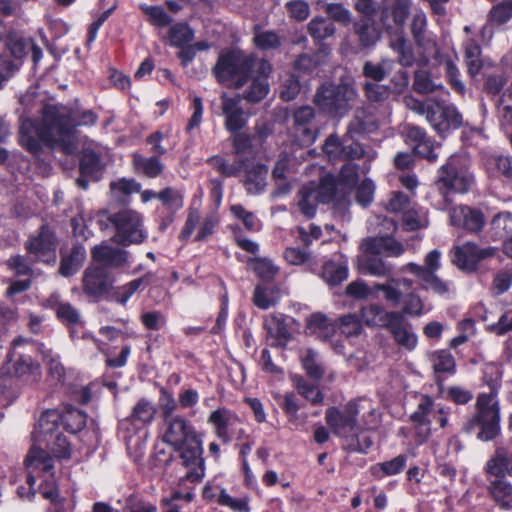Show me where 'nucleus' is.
<instances>
[{
    "instance_id": "nucleus-1",
    "label": "nucleus",
    "mask_w": 512,
    "mask_h": 512,
    "mask_svg": "<svg viewBox=\"0 0 512 512\" xmlns=\"http://www.w3.org/2000/svg\"><path fill=\"white\" fill-rule=\"evenodd\" d=\"M75 122L68 107L47 104L42 109L40 124L30 118L22 119L19 128V142L34 156H40L43 145L71 155L77 150Z\"/></svg>"
},
{
    "instance_id": "nucleus-64",
    "label": "nucleus",
    "mask_w": 512,
    "mask_h": 512,
    "mask_svg": "<svg viewBox=\"0 0 512 512\" xmlns=\"http://www.w3.org/2000/svg\"><path fill=\"white\" fill-rule=\"evenodd\" d=\"M420 285L424 290H432L436 294L445 295L450 291L451 283L439 278L430 270Z\"/></svg>"
},
{
    "instance_id": "nucleus-19",
    "label": "nucleus",
    "mask_w": 512,
    "mask_h": 512,
    "mask_svg": "<svg viewBox=\"0 0 512 512\" xmlns=\"http://www.w3.org/2000/svg\"><path fill=\"white\" fill-rule=\"evenodd\" d=\"M48 306L55 311L57 319L69 327L71 338H75L74 328L83 324L80 311L71 303L61 299L59 293H53L47 299Z\"/></svg>"
},
{
    "instance_id": "nucleus-43",
    "label": "nucleus",
    "mask_w": 512,
    "mask_h": 512,
    "mask_svg": "<svg viewBox=\"0 0 512 512\" xmlns=\"http://www.w3.org/2000/svg\"><path fill=\"white\" fill-rule=\"evenodd\" d=\"M481 52V47L475 40L469 39L464 43L465 62L471 76H476L482 68Z\"/></svg>"
},
{
    "instance_id": "nucleus-24",
    "label": "nucleus",
    "mask_w": 512,
    "mask_h": 512,
    "mask_svg": "<svg viewBox=\"0 0 512 512\" xmlns=\"http://www.w3.org/2000/svg\"><path fill=\"white\" fill-rule=\"evenodd\" d=\"M411 0H394L391 6L383 5L380 21L382 25L391 29L393 25L402 27L407 19Z\"/></svg>"
},
{
    "instance_id": "nucleus-57",
    "label": "nucleus",
    "mask_w": 512,
    "mask_h": 512,
    "mask_svg": "<svg viewBox=\"0 0 512 512\" xmlns=\"http://www.w3.org/2000/svg\"><path fill=\"white\" fill-rule=\"evenodd\" d=\"M485 165L492 175L500 173L506 178H512V160L507 156L491 155L486 159Z\"/></svg>"
},
{
    "instance_id": "nucleus-40",
    "label": "nucleus",
    "mask_w": 512,
    "mask_h": 512,
    "mask_svg": "<svg viewBox=\"0 0 512 512\" xmlns=\"http://www.w3.org/2000/svg\"><path fill=\"white\" fill-rule=\"evenodd\" d=\"M302 366L307 375L318 381L322 379L325 373V367L321 361L320 355L313 349H306L301 356Z\"/></svg>"
},
{
    "instance_id": "nucleus-17",
    "label": "nucleus",
    "mask_w": 512,
    "mask_h": 512,
    "mask_svg": "<svg viewBox=\"0 0 512 512\" xmlns=\"http://www.w3.org/2000/svg\"><path fill=\"white\" fill-rule=\"evenodd\" d=\"M314 118L315 111L310 106H302L293 113V128L302 146L311 145L317 138V128L312 125Z\"/></svg>"
},
{
    "instance_id": "nucleus-55",
    "label": "nucleus",
    "mask_w": 512,
    "mask_h": 512,
    "mask_svg": "<svg viewBox=\"0 0 512 512\" xmlns=\"http://www.w3.org/2000/svg\"><path fill=\"white\" fill-rule=\"evenodd\" d=\"M61 423L71 433L81 431L86 425V415L77 408H68L60 415Z\"/></svg>"
},
{
    "instance_id": "nucleus-48",
    "label": "nucleus",
    "mask_w": 512,
    "mask_h": 512,
    "mask_svg": "<svg viewBox=\"0 0 512 512\" xmlns=\"http://www.w3.org/2000/svg\"><path fill=\"white\" fill-rule=\"evenodd\" d=\"M14 374L17 377H32V381H37L40 377V368L30 356L19 355L14 360Z\"/></svg>"
},
{
    "instance_id": "nucleus-3",
    "label": "nucleus",
    "mask_w": 512,
    "mask_h": 512,
    "mask_svg": "<svg viewBox=\"0 0 512 512\" xmlns=\"http://www.w3.org/2000/svg\"><path fill=\"white\" fill-rule=\"evenodd\" d=\"M260 59L254 53L240 49L223 50L212 69L220 84H229L235 89L244 87Z\"/></svg>"
},
{
    "instance_id": "nucleus-16",
    "label": "nucleus",
    "mask_w": 512,
    "mask_h": 512,
    "mask_svg": "<svg viewBox=\"0 0 512 512\" xmlns=\"http://www.w3.org/2000/svg\"><path fill=\"white\" fill-rule=\"evenodd\" d=\"M164 425L163 441L173 448H180L199 437L194 426L184 416L167 421Z\"/></svg>"
},
{
    "instance_id": "nucleus-41",
    "label": "nucleus",
    "mask_w": 512,
    "mask_h": 512,
    "mask_svg": "<svg viewBox=\"0 0 512 512\" xmlns=\"http://www.w3.org/2000/svg\"><path fill=\"white\" fill-rule=\"evenodd\" d=\"M372 15H363L354 25L355 33L358 35L361 44L365 47L376 43L379 34L373 25Z\"/></svg>"
},
{
    "instance_id": "nucleus-52",
    "label": "nucleus",
    "mask_w": 512,
    "mask_h": 512,
    "mask_svg": "<svg viewBox=\"0 0 512 512\" xmlns=\"http://www.w3.org/2000/svg\"><path fill=\"white\" fill-rule=\"evenodd\" d=\"M308 33L315 40H324L335 33L334 24L326 18L314 17L308 23Z\"/></svg>"
},
{
    "instance_id": "nucleus-49",
    "label": "nucleus",
    "mask_w": 512,
    "mask_h": 512,
    "mask_svg": "<svg viewBox=\"0 0 512 512\" xmlns=\"http://www.w3.org/2000/svg\"><path fill=\"white\" fill-rule=\"evenodd\" d=\"M293 381L298 393L311 404L318 405L323 402L324 396L316 385L309 383L302 376L294 377Z\"/></svg>"
},
{
    "instance_id": "nucleus-8",
    "label": "nucleus",
    "mask_w": 512,
    "mask_h": 512,
    "mask_svg": "<svg viewBox=\"0 0 512 512\" xmlns=\"http://www.w3.org/2000/svg\"><path fill=\"white\" fill-rule=\"evenodd\" d=\"M359 408L356 402H348L343 411L335 407L326 410L325 420L336 435L349 438L360 429L358 423Z\"/></svg>"
},
{
    "instance_id": "nucleus-26",
    "label": "nucleus",
    "mask_w": 512,
    "mask_h": 512,
    "mask_svg": "<svg viewBox=\"0 0 512 512\" xmlns=\"http://www.w3.org/2000/svg\"><path fill=\"white\" fill-rule=\"evenodd\" d=\"M378 124L373 115L366 109H357L349 121L345 136L349 139L376 131Z\"/></svg>"
},
{
    "instance_id": "nucleus-7",
    "label": "nucleus",
    "mask_w": 512,
    "mask_h": 512,
    "mask_svg": "<svg viewBox=\"0 0 512 512\" xmlns=\"http://www.w3.org/2000/svg\"><path fill=\"white\" fill-rule=\"evenodd\" d=\"M400 287L409 290L413 287V281L409 278L390 279L385 283H376L370 287L363 280H356L346 286L345 292L350 297L362 300L371 297L374 291H381L388 303L392 306H398L402 299Z\"/></svg>"
},
{
    "instance_id": "nucleus-60",
    "label": "nucleus",
    "mask_w": 512,
    "mask_h": 512,
    "mask_svg": "<svg viewBox=\"0 0 512 512\" xmlns=\"http://www.w3.org/2000/svg\"><path fill=\"white\" fill-rule=\"evenodd\" d=\"M254 45L261 50L277 49L281 45V38L275 31H256L253 37Z\"/></svg>"
},
{
    "instance_id": "nucleus-51",
    "label": "nucleus",
    "mask_w": 512,
    "mask_h": 512,
    "mask_svg": "<svg viewBox=\"0 0 512 512\" xmlns=\"http://www.w3.org/2000/svg\"><path fill=\"white\" fill-rule=\"evenodd\" d=\"M345 142L346 139L341 140L337 134H331L326 138L322 149L329 161H344Z\"/></svg>"
},
{
    "instance_id": "nucleus-39",
    "label": "nucleus",
    "mask_w": 512,
    "mask_h": 512,
    "mask_svg": "<svg viewBox=\"0 0 512 512\" xmlns=\"http://www.w3.org/2000/svg\"><path fill=\"white\" fill-rule=\"evenodd\" d=\"M307 329L311 334L327 339L334 334L336 326L321 313H314L307 319Z\"/></svg>"
},
{
    "instance_id": "nucleus-4",
    "label": "nucleus",
    "mask_w": 512,
    "mask_h": 512,
    "mask_svg": "<svg viewBox=\"0 0 512 512\" xmlns=\"http://www.w3.org/2000/svg\"><path fill=\"white\" fill-rule=\"evenodd\" d=\"M477 412L464 426L467 433L480 428L478 438L483 441L494 439L499 432V408L492 393L480 394L476 402Z\"/></svg>"
},
{
    "instance_id": "nucleus-6",
    "label": "nucleus",
    "mask_w": 512,
    "mask_h": 512,
    "mask_svg": "<svg viewBox=\"0 0 512 512\" xmlns=\"http://www.w3.org/2000/svg\"><path fill=\"white\" fill-rule=\"evenodd\" d=\"M355 97L356 91L347 84L326 83L317 89L313 102L331 116L342 117L349 111L350 102Z\"/></svg>"
},
{
    "instance_id": "nucleus-5",
    "label": "nucleus",
    "mask_w": 512,
    "mask_h": 512,
    "mask_svg": "<svg viewBox=\"0 0 512 512\" xmlns=\"http://www.w3.org/2000/svg\"><path fill=\"white\" fill-rule=\"evenodd\" d=\"M100 215H107L108 221L114 226L116 233L112 240L118 245L140 244L147 237L143 229L142 217L134 210L123 209L111 215H108L107 211H102Z\"/></svg>"
},
{
    "instance_id": "nucleus-62",
    "label": "nucleus",
    "mask_w": 512,
    "mask_h": 512,
    "mask_svg": "<svg viewBox=\"0 0 512 512\" xmlns=\"http://www.w3.org/2000/svg\"><path fill=\"white\" fill-rule=\"evenodd\" d=\"M433 369L437 373H454L455 360L447 350H440L432 355Z\"/></svg>"
},
{
    "instance_id": "nucleus-50",
    "label": "nucleus",
    "mask_w": 512,
    "mask_h": 512,
    "mask_svg": "<svg viewBox=\"0 0 512 512\" xmlns=\"http://www.w3.org/2000/svg\"><path fill=\"white\" fill-rule=\"evenodd\" d=\"M413 89L419 94H430L443 89V85L436 83L428 71L416 70L414 73Z\"/></svg>"
},
{
    "instance_id": "nucleus-12",
    "label": "nucleus",
    "mask_w": 512,
    "mask_h": 512,
    "mask_svg": "<svg viewBox=\"0 0 512 512\" xmlns=\"http://www.w3.org/2000/svg\"><path fill=\"white\" fill-rule=\"evenodd\" d=\"M495 252L493 247L481 248L473 242H466L452 249V263L463 271L473 272L481 261L493 257Z\"/></svg>"
},
{
    "instance_id": "nucleus-23",
    "label": "nucleus",
    "mask_w": 512,
    "mask_h": 512,
    "mask_svg": "<svg viewBox=\"0 0 512 512\" xmlns=\"http://www.w3.org/2000/svg\"><path fill=\"white\" fill-rule=\"evenodd\" d=\"M386 330L392 335L394 341L406 350H413L417 346V335L412 331L411 325L405 322L402 313L397 314Z\"/></svg>"
},
{
    "instance_id": "nucleus-56",
    "label": "nucleus",
    "mask_w": 512,
    "mask_h": 512,
    "mask_svg": "<svg viewBox=\"0 0 512 512\" xmlns=\"http://www.w3.org/2000/svg\"><path fill=\"white\" fill-rule=\"evenodd\" d=\"M329 48L325 45H321L319 52L313 55L301 54L294 62V68L298 71L309 73L313 71L318 65H320L321 54L327 56L329 54Z\"/></svg>"
},
{
    "instance_id": "nucleus-46",
    "label": "nucleus",
    "mask_w": 512,
    "mask_h": 512,
    "mask_svg": "<svg viewBox=\"0 0 512 512\" xmlns=\"http://www.w3.org/2000/svg\"><path fill=\"white\" fill-rule=\"evenodd\" d=\"M214 169H216L224 177H237L245 166V160L238 159L233 163H229L221 156L215 155L207 160Z\"/></svg>"
},
{
    "instance_id": "nucleus-37",
    "label": "nucleus",
    "mask_w": 512,
    "mask_h": 512,
    "mask_svg": "<svg viewBox=\"0 0 512 512\" xmlns=\"http://www.w3.org/2000/svg\"><path fill=\"white\" fill-rule=\"evenodd\" d=\"M102 170L103 164L100 156L92 149H84L80 160L81 174L89 175L93 180H98Z\"/></svg>"
},
{
    "instance_id": "nucleus-27",
    "label": "nucleus",
    "mask_w": 512,
    "mask_h": 512,
    "mask_svg": "<svg viewBox=\"0 0 512 512\" xmlns=\"http://www.w3.org/2000/svg\"><path fill=\"white\" fill-rule=\"evenodd\" d=\"M85 258V248L80 244L74 245L68 254H62L58 273L63 277L75 275L81 268Z\"/></svg>"
},
{
    "instance_id": "nucleus-44",
    "label": "nucleus",
    "mask_w": 512,
    "mask_h": 512,
    "mask_svg": "<svg viewBox=\"0 0 512 512\" xmlns=\"http://www.w3.org/2000/svg\"><path fill=\"white\" fill-rule=\"evenodd\" d=\"M490 492L497 505L504 510L512 509V485L501 479L491 483Z\"/></svg>"
},
{
    "instance_id": "nucleus-14",
    "label": "nucleus",
    "mask_w": 512,
    "mask_h": 512,
    "mask_svg": "<svg viewBox=\"0 0 512 512\" xmlns=\"http://www.w3.org/2000/svg\"><path fill=\"white\" fill-rule=\"evenodd\" d=\"M113 281V278L105 267L90 265L83 273V292L91 297H101L109 292L112 288Z\"/></svg>"
},
{
    "instance_id": "nucleus-34",
    "label": "nucleus",
    "mask_w": 512,
    "mask_h": 512,
    "mask_svg": "<svg viewBox=\"0 0 512 512\" xmlns=\"http://www.w3.org/2000/svg\"><path fill=\"white\" fill-rule=\"evenodd\" d=\"M133 165L137 172L149 178L158 177L164 170L163 163L156 155L144 157L138 153H134Z\"/></svg>"
},
{
    "instance_id": "nucleus-38",
    "label": "nucleus",
    "mask_w": 512,
    "mask_h": 512,
    "mask_svg": "<svg viewBox=\"0 0 512 512\" xmlns=\"http://www.w3.org/2000/svg\"><path fill=\"white\" fill-rule=\"evenodd\" d=\"M265 326L275 345L279 347L286 346L291 338V334L282 317L272 316L266 321Z\"/></svg>"
},
{
    "instance_id": "nucleus-2",
    "label": "nucleus",
    "mask_w": 512,
    "mask_h": 512,
    "mask_svg": "<svg viewBox=\"0 0 512 512\" xmlns=\"http://www.w3.org/2000/svg\"><path fill=\"white\" fill-rule=\"evenodd\" d=\"M473 184L474 175L469 170L468 160L460 155L450 156L438 170L437 195L432 205L438 210H446L452 203L450 192L466 193Z\"/></svg>"
},
{
    "instance_id": "nucleus-11",
    "label": "nucleus",
    "mask_w": 512,
    "mask_h": 512,
    "mask_svg": "<svg viewBox=\"0 0 512 512\" xmlns=\"http://www.w3.org/2000/svg\"><path fill=\"white\" fill-rule=\"evenodd\" d=\"M180 453L183 466L188 470L185 479L190 482H199L205 475L203 447L200 437L193 439L180 448H173Z\"/></svg>"
},
{
    "instance_id": "nucleus-63",
    "label": "nucleus",
    "mask_w": 512,
    "mask_h": 512,
    "mask_svg": "<svg viewBox=\"0 0 512 512\" xmlns=\"http://www.w3.org/2000/svg\"><path fill=\"white\" fill-rule=\"evenodd\" d=\"M358 181V166L353 163H346L342 166L338 178L336 179L339 187L343 189H352Z\"/></svg>"
},
{
    "instance_id": "nucleus-42",
    "label": "nucleus",
    "mask_w": 512,
    "mask_h": 512,
    "mask_svg": "<svg viewBox=\"0 0 512 512\" xmlns=\"http://www.w3.org/2000/svg\"><path fill=\"white\" fill-rule=\"evenodd\" d=\"M25 463L27 467L33 470H39L43 472H50L54 467L53 458L45 450L37 447H33L26 459Z\"/></svg>"
},
{
    "instance_id": "nucleus-22",
    "label": "nucleus",
    "mask_w": 512,
    "mask_h": 512,
    "mask_svg": "<svg viewBox=\"0 0 512 512\" xmlns=\"http://www.w3.org/2000/svg\"><path fill=\"white\" fill-rule=\"evenodd\" d=\"M92 259L98 265L112 268H124L129 265V252L109 245H97L91 251Z\"/></svg>"
},
{
    "instance_id": "nucleus-21",
    "label": "nucleus",
    "mask_w": 512,
    "mask_h": 512,
    "mask_svg": "<svg viewBox=\"0 0 512 512\" xmlns=\"http://www.w3.org/2000/svg\"><path fill=\"white\" fill-rule=\"evenodd\" d=\"M361 248L367 254L375 256L399 257L405 251L402 243L389 236L368 237L361 243Z\"/></svg>"
},
{
    "instance_id": "nucleus-9",
    "label": "nucleus",
    "mask_w": 512,
    "mask_h": 512,
    "mask_svg": "<svg viewBox=\"0 0 512 512\" xmlns=\"http://www.w3.org/2000/svg\"><path fill=\"white\" fill-rule=\"evenodd\" d=\"M208 423L213 426L215 435L224 443H229L235 437L240 439L244 434L238 415L225 407L214 410L208 417Z\"/></svg>"
},
{
    "instance_id": "nucleus-28",
    "label": "nucleus",
    "mask_w": 512,
    "mask_h": 512,
    "mask_svg": "<svg viewBox=\"0 0 512 512\" xmlns=\"http://www.w3.org/2000/svg\"><path fill=\"white\" fill-rule=\"evenodd\" d=\"M410 30L418 47L425 50L435 47L434 40L427 35V16L422 10H417L413 14Z\"/></svg>"
},
{
    "instance_id": "nucleus-35",
    "label": "nucleus",
    "mask_w": 512,
    "mask_h": 512,
    "mask_svg": "<svg viewBox=\"0 0 512 512\" xmlns=\"http://www.w3.org/2000/svg\"><path fill=\"white\" fill-rule=\"evenodd\" d=\"M390 47L397 54V61L403 67H411L415 63L414 50L407 43L403 34H396L390 41Z\"/></svg>"
},
{
    "instance_id": "nucleus-45",
    "label": "nucleus",
    "mask_w": 512,
    "mask_h": 512,
    "mask_svg": "<svg viewBox=\"0 0 512 512\" xmlns=\"http://www.w3.org/2000/svg\"><path fill=\"white\" fill-rule=\"evenodd\" d=\"M322 278L331 286H336L348 278L346 263L328 261L324 264Z\"/></svg>"
},
{
    "instance_id": "nucleus-15",
    "label": "nucleus",
    "mask_w": 512,
    "mask_h": 512,
    "mask_svg": "<svg viewBox=\"0 0 512 512\" xmlns=\"http://www.w3.org/2000/svg\"><path fill=\"white\" fill-rule=\"evenodd\" d=\"M57 237L55 230L49 224L44 223L40 226L37 234L31 235L25 243V249L29 254L42 258L52 253V262L55 261V250L57 248Z\"/></svg>"
},
{
    "instance_id": "nucleus-20",
    "label": "nucleus",
    "mask_w": 512,
    "mask_h": 512,
    "mask_svg": "<svg viewBox=\"0 0 512 512\" xmlns=\"http://www.w3.org/2000/svg\"><path fill=\"white\" fill-rule=\"evenodd\" d=\"M240 99L230 97L226 93L221 96V110L225 117V128L228 132H238L245 127L247 120L240 106Z\"/></svg>"
},
{
    "instance_id": "nucleus-30",
    "label": "nucleus",
    "mask_w": 512,
    "mask_h": 512,
    "mask_svg": "<svg viewBox=\"0 0 512 512\" xmlns=\"http://www.w3.org/2000/svg\"><path fill=\"white\" fill-rule=\"evenodd\" d=\"M486 472L497 478L512 474V454L504 448H497L486 464Z\"/></svg>"
},
{
    "instance_id": "nucleus-33",
    "label": "nucleus",
    "mask_w": 512,
    "mask_h": 512,
    "mask_svg": "<svg viewBox=\"0 0 512 512\" xmlns=\"http://www.w3.org/2000/svg\"><path fill=\"white\" fill-rule=\"evenodd\" d=\"M297 206L301 214L306 218H312L316 214L318 203H321L314 191V184L304 185L297 194Z\"/></svg>"
},
{
    "instance_id": "nucleus-61",
    "label": "nucleus",
    "mask_w": 512,
    "mask_h": 512,
    "mask_svg": "<svg viewBox=\"0 0 512 512\" xmlns=\"http://www.w3.org/2000/svg\"><path fill=\"white\" fill-rule=\"evenodd\" d=\"M495 234L500 238L512 239V213L501 212L492 220Z\"/></svg>"
},
{
    "instance_id": "nucleus-13",
    "label": "nucleus",
    "mask_w": 512,
    "mask_h": 512,
    "mask_svg": "<svg viewBox=\"0 0 512 512\" xmlns=\"http://www.w3.org/2000/svg\"><path fill=\"white\" fill-rule=\"evenodd\" d=\"M273 71L271 63L266 59H260L256 66V75L251 76L247 88L238 96L240 100L249 103H259L265 99L270 91L269 77Z\"/></svg>"
},
{
    "instance_id": "nucleus-10",
    "label": "nucleus",
    "mask_w": 512,
    "mask_h": 512,
    "mask_svg": "<svg viewBox=\"0 0 512 512\" xmlns=\"http://www.w3.org/2000/svg\"><path fill=\"white\" fill-rule=\"evenodd\" d=\"M426 120L440 136H445L463 125L462 115L454 105L440 103L429 105Z\"/></svg>"
},
{
    "instance_id": "nucleus-31",
    "label": "nucleus",
    "mask_w": 512,
    "mask_h": 512,
    "mask_svg": "<svg viewBox=\"0 0 512 512\" xmlns=\"http://www.w3.org/2000/svg\"><path fill=\"white\" fill-rule=\"evenodd\" d=\"M156 412L157 409L153 402L142 398L135 404L130 416L122 422V425H132L135 422H140L143 426L150 424L154 420Z\"/></svg>"
},
{
    "instance_id": "nucleus-36",
    "label": "nucleus",
    "mask_w": 512,
    "mask_h": 512,
    "mask_svg": "<svg viewBox=\"0 0 512 512\" xmlns=\"http://www.w3.org/2000/svg\"><path fill=\"white\" fill-rule=\"evenodd\" d=\"M30 44L31 38H23L17 34H9L5 40L6 49L10 54H7V56L19 66L20 60H22L29 51ZM4 55H6V53Z\"/></svg>"
},
{
    "instance_id": "nucleus-32",
    "label": "nucleus",
    "mask_w": 512,
    "mask_h": 512,
    "mask_svg": "<svg viewBox=\"0 0 512 512\" xmlns=\"http://www.w3.org/2000/svg\"><path fill=\"white\" fill-rule=\"evenodd\" d=\"M268 168L264 164H254L251 167H246V179L244 185L246 190L251 194L261 193L266 186V177Z\"/></svg>"
},
{
    "instance_id": "nucleus-53",
    "label": "nucleus",
    "mask_w": 512,
    "mask_h": 512,
    "mask_svg": "<svg viewBox=\"0 0 512 512\" xmlns=\"http://www.w3.org/2000/svg\"><path fill=\"white\" fill-rule=\"evenodd\" d=\"M169 39L171 45L182 47L193 41L194 31L186 23H176L169 29Z\"/></svg>"
},
{
    "instance_id": "nucleus-25",
    "label": "nucleus",
    "mask_w": 512,
    "mask_h": 512,
    "mask_svg": "<svg viewBox=\"0 0 512 512\" xmlns=\"http://www.w3.org/2000/svg\"><path fill=\"white\" fill-rule=\"evenodd\" d=\"M398 313V311H387L384 306L374 303L362 307L360 317L368 327L387 329L389 323L397 318Z\"/></svg>"
},
{
    "instance_id": "nucleus-47",
    "label": "nucleus",
    "mask_w": 512,
    "mask_h": 512,
    "mask_svg": "<svg viewBox=\"0 0 512 512\" xmlns=\"http://www.w3.org/2000/svg\"><path fill=\"white\" fill-rule=\"evenodd\" d=\"M406 461L407 458L405 455H398L389 461L378 463L372 466L371 473L377 478L396 475L404 469L406 466Z\"/></svg>"
},
{
    "instance_id": "nucleus-18",
    "label": "nucleus",
    "mask_w": 512,
    "mask_h": 512,
    "mask_svg": "<svg viewBox=\"0 0 512 512\" xmlns=\"http://www.w3.org/2000/svg\"><path fill=\"white\" fill-rule=\"evenodd\" d=\"M449 222L454 227L476 233L482 230L485 219L480 210L466 205H459L450 210Z\"/></svg>"
},
{
    "instance_id": "nucleus-29",
    "label": "nucleus",
    "mask_w": 512,
    "mask_h": 512,
    "mask_svg": "<svg viewBox=\"0 0 512 512\" xmlns=\"http://www.w3.org/2000/svg\"><path fill=\"white\" fill-rule=\"evenodd\" d=\"M360 270L364 274H368L378 278H387V281L394 279L392 277L394 267L384 259L369 254L360 262Z\"/></svg>"
},
{
    "instance_id": "nucleus-54",
    "label": "nucleus",
    "mask_w": 512,
    "mask_h": 512,
    "mask_svg": "<svg viewBox=\"0 0 512 512\" xmlns=\"http://www.w3.org/2000/svg\"><path fill=\"white\" fill-rule=\"evenodd\" d=\"M339 185L335 177L331 175L324 176L318 185H314V191L321 203H330L336 198V193Z\"/></svg>"
},
{
    "instance_id": "nucleus-59",
    "label": "nucleus",
    "mask_w": 512,
    "mask_h": 512,
    "mask_svg": "<svg viewBox=\"0 0 512 512\" xmlns=\"http://www.w3.org/2000/svg\"><path fill=\"white\" fill-rule=\"evenodd\" d=\"M489 21L493 25H503L512 18V0H503L493 6L489 12Z\"/></svg>"
},
{
    "instance_id": "nucleus-58",
    "label": "nucleus",
    "mask_w": 512,
    "mask_h": 512,
    "mask_svg": "<svg viewBox=\"0 0 512 512\" xmlns=\"http://www.w3.org/2000/svg\"><path fill=\"white\" fill-rule=\"evenodd\" d=\"M143 281H144V278L142 277V278L134 279V280L126 283L125 285L116 287V288L112 289V291L109 293L108 297L110 300L124 305L130 299V297L136 291H138V289L143 284Z\"/></svg>"
}]
</instances>
